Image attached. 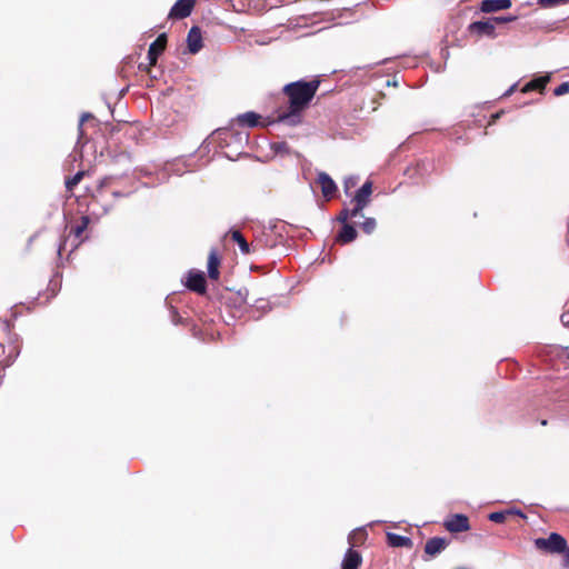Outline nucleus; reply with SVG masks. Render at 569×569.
<instances>
[{"label":"nucleus","instance_id":"nucleus-2","mask_svg":"<svg viewBox=\"0 0 569 569\" xmlns=\"http://www.w3.org/2000/svg\"><path fill=\"white\" fill-rule=\"evenodd\" d=\"M535 547L550 553L565 552L563 565L569 568V548H567V541L561 535L552 532L547 538H537L535 539Z\"/></svg>","mask_w":569,"mask_h":569},{"label":"nucleus","instance_id":"nucleus-3","mask_svg":"<svg viewBox=\"0 0 569 569\" xmlns=\"http://www.w3.org/2000/svg\"><path fill=\"white\" fill-rule=\"evenodd\" d=\"M371 192L372 183L370 181L365 182L362 187L356 192L353 198V213H361L362 210L369 204Z\"/></svg>","mask_w":569,"mask_h":569},{"label":"nucleus","instance_id":"nucleus-23","mask_svg":"<svg viewBox=\"0 0 569 569\" xmlns=\"http://www.w3.org/2000/svg\"><path fill=\"white\" fill-rule=\"evenodd\" d=\"M376 219L373 218H366L365 221L362 222L361 227H362V230L367 233V234H370L373 232V230L376 229Z\"/></svg>","mask_w":569,"mask_h":569},{"label":"nucleus","instance_id":"nucleus-29","mask_svg":"<svg viewBox=\"0 0 569 569\" xmlns=\"http://www.w3.org/2000/svg\"><path fill=\"white\" fill-rule=\"evenodd\" d=\"M345 184H346V188H349L350 186L356 184V180H353L352 178H349L345 181Z\"/></svg>","mask_w":569,"mask_h":569},{"label":"nucleus","instance_id":"nucleus-21","mask_svg":"<svg viewBox=\"0 0 569 569\" xmlns=\"http://www.w3.org/2000/svg\"><path fill=\"white\" fill-rule=\"evenodd\" d=\"M83 171L77 172L73 177L66 180V188L71 191L82 179Z\"/></svg>","mask_w":569,"mask_h":569},{"label":"nucleus","instance_id":"nucleus-1","mask_svg":"<svg viewBox=\"0 0 569 569\" xmlns=\"http://www.w3.org/2000/svg\"><path fill=\"white\" fill-rule=\"evenodd\" d=\"M320 82L318 80L288 83L283 87V92L289 98L287 108H279L276 117L269 120L267 124L284 123L288 126H297L301 122V114L308 108L315 97Z\"/></svg>","mask_w":569,"mask_h":569},{"label":"nucleus","instance_id":"nucleus-10","mask_svg":"<svg viewBox=\"0 0 569 569\" xmlns=\"http://www.w3.org/2000/svg\"><path fill=\"white\" fill-rule=\"evenodd\" d=\"M318 183L321 187V192L325 198L330 199L337 191V184L331 177L326 172L318 173Z\"/></svg>","mask_w":569,"mask_h":569},{"label":"nucleus","instance_id":"nucleus-6","mask_svg":"<svg viewBox=\"0 0 569 569\" xmlns=\"http://www.w3.org/2000/svg\"><path fill=\"white\" fill-rule=\"evenodd\" d=\"M445 527L450 532H463L470 529L468 517L461 513L451 516L450 519L445 522Z\"/></svg>","mask_w":569,"mask_h":569},{"label":"nucleus","instance_id":"nucleus-32","mask_svg":"<svg viewBox=\"0 0 569 569\" xmlns=\"http://www.w3.org/2000/svg\"><path fill=\"white\" fill-rule=\"evenodd\" d=\"M516 513L520 515L521 517H525V515L521 511H516Z\"/></svg>","mask_w":569,"mask_h":569},{"label":"nucleus","instance_id":"nucleus-12","mask_svg":"<svg viewBox=\"0 0 569 569\" xmlns=\"http://www.w3.org/2000/svg\"><path fill=\"white\" fill-rule=\"evenodd\" d=\"M188 49L191 53H197L202 48V36L198 27H192L187 37Z\"/></svg>","mask_w":569,"mask_h":569},{"label":"nucleus","instance_id":"nucleus-24","mask_svg":"<svg viewBox=\"0 0 569 569\" xmlns=\"http://www.w3.org/2000/svg\"><path fill=\"white\" fill-rule=\"evenodd\" d=\"M488 518L492 522L501 523L506 520V512H503V511L491 512L488 516Z\"/></svg>","mask_w":569,"mask_h":569},{"label":"nucleus","instance_id":"nucleus-22","mask_svg":"<svg viewBox=\"0 0 569 569\" xmlns=\"http://www.w3.org/2000/svg\"><path fill=\"white\" fill-rule=\"evenodd\" d=\"M89 222H90L89 217L83 216V217L81 218V223H80V224H78V226L72 230V232L74 233V236H76L77 238H78V237H80V236L82 234V232L87 229V227H88Z\"/></svg>","mask_w":569,"mask_h":569},{"label":"nucleus","instance_id":"nucleus-31","mask_svg":"<svg viewBox=\"0 0 569 569\" xmlns=\"http://www.w3.org/2000/svg\"><path fill=\"white\" fill-rule=\"evenodd\" d=\"M9 327L8 321H0V329L6 330Z\"/></svg>","mask_w":569,"mask_h":569},{"label":"nucleus","instance_id":"nucleus-7","mask_svg":"<svg viewBox=\"0 0 569 569\" xmlns=\"http://www.w3.org/2000/svg\"><path fill=\"white\" fill-rule=\"evenodd\" d=\"M448 546V540L442 537H433L427 540L425 545V555L433 558L441 553Z\"/></svg>","mask_w":569,"mask_h":569},{"label":"nucleus","instance_id":"nucleus-27","mask_svg":"<svg viewBox=\"0 0 569 569\" xmlns=\"http://www.w3.org/2000/svg\"><path fill=\"white\" fill-rule=\"evenodd\" d=\"M560 320L565 327H569V311L562 312Z\"/></svg>","mask_w":569,"mask_h":569},{"label":"nucleus","instance_id":"nucleus-18","mask_svg":"<svg viewBox=\"0 0 569 569\" xmlns=\"http://www.w3.org/2000/svg\"><path fill=\"white\" fill-rule=\"evenodd\" d=\"M237 122L242 127L253 128L259 124V114L248 111L237 117Z\"/></svg>","mask_w":569,"mask_h":569},{"label":"nucleus","instance_id":"nucleus-20","mask_svg":"<svg viewBox=\"0 0 569 569\" xmlns=\"http://www.w3.org/2000/svg\"><path fill=\"white\" fill-rule=\"evenodd\" d=\"M360 214L361 213H353V208L352 209L345 208V209L341 210V212L337 217V220L339 222H341L342 224H346V223H348L347 221L349 219L356 218V217H358Z\"/></svg>","mask_w":569,"mask_h":569},{"label":"nucleus","instance_id":"nucleus-9","mask_svg":"<svg viewBox=\"0 0 569 569\" xmlns=\"http://www.w3.org/2000/svg\"><path fill=\"white\" fill-rule=\"evenodd\" d=\"M495 22L492 19H488L486 21H475L469 26V30L472 33H477L480 36H495Z\"/></svg>","mask_w":569,"mask_h":569},{"label":"nucleus","instance_id":"nucleus-5","mask_svg":"<svg viewBox=\"0 0 569 569\" xmlns=\"http://www.w3.org/2000/svg\"><path fill=\"white\" fill-rule=\"evenodd\" d=\"M186 287L198 293L206 292V278L202 271L191 270L188 273Z\"/></svg>","mask_w":569,"mask_h":569},{"label":"nucleus","instance_id":"nucleus-15","mask_svg":"<svg viewBox=\"0 0 569 569\" xmlns=\"http://www.w3.org/2000/svg\"><path fill=\"white\" fill-rule=\"evenodd\" d=\"M219 266L220 259L216 249H212L208 257V276L212 280H217L219 278Z\"/></svg>","mask_w":569,"mask_h":569},{"label":"nucleus","instance_id":"nucleus-33","mask_svg":"<svg viewBox=\"0 0 569 569\" xmlns=\"http://www.w3.org/2000/svg\"><path fill=\"white\" fill-rule=\"evenodd\" d=\"M113 196H114V197H119V196H120V193H119V192H117V191H114V192H113Z\"/></svg>","mask_w":569,"mask_h":569},{"label":"nucleus","instance_id":"nucleus-25","mask_svg":"<svg viewBox=\"0 0 569 569\" xmlns=\"http://www.w3.org/2000/svg\"><path fill=\"white\" fill-rule=\"evenodd\" d=\"M567 92H569V83L568 82H562L553 91L555 96H557V97H560Z\"/></svg>","mask_w":569,"mask_h":569},{"label":"nucleus","instance_id":"nucleus-16","mask_svg":"<svg viewBox=\"0 0 569 569\" xmlns=\"http://www.w3.org/2000/svg\"><path fill=\"white\" fill-rule=\"evenodd\" d=\"M387 541H388L389 546L395 547V548L412 547V540L409 537L401 536L398 533L388 532Z\"/></svg>","mask_w":569,"mask_h":569},{"label":"nucleus","instance_id":"nucleus-11","mask_svg":"<svg viewBox=\"0 0 569 569\" xmlns=\"http://www.w3.org/2000/svg\"><path fill=\"white\" fill-rule=\"evenodd\" d=\"M230 234L231 239L238 244L239 250L242 254H250L259 251V247L256 244L248 243V241L244 239V237L239 230H231Z\"/></svg>","mask_w":569,"mask_h":569},{"label":"nucleus","instance_id":"nucleus-4","mask_svg":"<svg viewBox=\"0 0 569 569\" xmlns=\"http://www.w3.org/2000/svg\"><path fill=\"white\" fill-rule=\"evenodd\" d=\"M196 0H177L172 6L169 18L183 19L191 14Z\"/></svg>","mask_w":569,"mask_h":569},{"label":"nucleus","instance_id":"nucleus-8","mask_svg":"<svg viewBox=\"0 0 569 569\" xmlns=\"http://www.w3.org/2000/svg\"><path fill=\"white\" fill-rule=\"evenodd\" d=\"M167 44V36L166 33H161L149 47L148 50V60L151 66L157 63L158 57L164 50Z\"/></svg>","mask_w":569,"mask_h":569},{"label":"nucleus","instance_id":"nucleus-26","mask_svg":"<svg viewBox=\"0 0 569 569\" xmlns=\"http://www.w3.org/2000/svg\"><path fill=\"white\" fill-rule=\"evenodd\" d=\"M516 19V17H497V18H492L493 22H495V26L497 23H505V22H510V21H513Z\"/></svg>","mask_w":569,"mask_h":569},{"label":"nucleus","instance_id":"nucleus-13","mask_svg":"<svg viewBox=\"0 0 569 569\" xmlns=\"http://www.w3.org/2000/svg\"><path fill=\"white\" fill-rule=\"evenodd\" d=\"M511 0H483L481 2V11L486 13L506 10L511 7Z\"/></svg>","mask_w":569,"mask_h":569},{"label":"nucleus","instance_id":"nucleus-14","mask_svg":"<svg viewBox=\"0 0 569 569\" xmlns=\"http://www.w3.org/2000/svg\"><path fill=\"white\" fill-rule=\"evenodd\" d=\"M361 561L362 559L359 552L350 548L343 557L341 569H358Z\"/></svg>","mask_w":569,"mask_h":569},{"label":"nucleus","instance_id":"nucleus-30","mask_svg":"<svg viewBox=\"0 0 569 569\" xmlns=\"http://www.w3.org/2000/svg\"><path fill=\"white\" fill-rule=\"evenodd\" d=\"M516 86H517V84H512V86H511V87H510V88L505 92V96H510V94L515 91Z\"/></svg>","mask_w":569,"mask_h":569},{"label":"nucleus","instance_id":"nucleus-28","mask_svg":"<svg viewBox=\"0 0 569 569\" xmlns=\"http://www.w3.org/2000/svg\"><path fill=\"white\" fill-rule=\"evenodd\" d=\"M90 117H91V114H90V113H83V114L81 116V118H80L79 127H81V126L83 124V122H84L88 118H90Z\"/></svg>","mask_w":569,"mask_h":569},{"label":"nucleus","instance_id":"nucleus-17","mask_svg":"<svg viewBox=\"0 0 569 569\" xmlns=\"http://www.w3.org/2000/svg\"><path fill=\"white\" fill-rule=\"evenodd\" d=\"M549 81H550L549 74L538 77V78L529 81L528 83H526L521 91L523 93H527L532 90H542V89H545V87L547 86V83Z\"/></svg>","mask_w":569,"mask_h":569},{"label":"nucleus","instance_id":"nucleus-19","mask_svg":"<svg viewBox=\"0 0 569 569\" xmlns=\"http://www.w3.org/2000/svg\"><path fill=\"white\" fill-rule=\"evenodd\" d=\"M357 238V230L353 226L346 223L342 226L340 233L338 234V241L342 243H348L353 241Z\"/></svg>","mask_w":569,"mask_h":569}]
</instances>
